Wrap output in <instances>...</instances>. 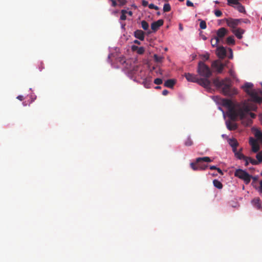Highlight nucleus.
<instances>
[{"instance_id":"obj_1","label":"nucleus","mask_w":262,"mask_h":262,"mask_svg":"<svg viewBox=\"0 0 262 262\" xmlns=\"http://www.w3.org/2000/svg\"><path fill=\"white\" fill-rule=\"evenodd\" d=\"M220 103L228 108V116L232 121H236L238 118L243 120L249 111H255L257 109L256 105L253 103L245 102L234 104L231 100L226 98L221 99Z\"/></svg>"},{"instance_id":"obj_2","label":"nucleus","mask_w":262,"mask_h":262,"mask_svg":"<svg viewBox=\"0 0 262 262\" xmlns=\"http://www.w3.org/2000/svg\"><path fill=\"white\" fill-rule=\"evenodd\" d=\"M214 85L225 96L232 97L238 93L237 90L232 87V81L229 78L220 80L217 77L212 80Z\"/></svg>"},{"instance_id":"obj_3","label":"nucleus","mask_w":262,"mask_h":262,"mask_svg":"<svg viewBox=\"0 0 262 262\" xmlns=\"http://www.w3.org/2000/svg\"><path fill=\"white\" fill-rule=\"evenodd\" d=\"M184 76L187 81L197 83L206 89H211V81L209 79H201L197 75L189 73H185Z\"/></svg>"},{"instance_id":"obj_4","label":"nucleus","mask_w":262,"mask_h":262,"mask_svg":"<svg viewBox=\"0 0 262 262\" xmlns=\"http://www.w3.org/2000/svg\"><path fill=\"white\" fill-rule=\"evenodd\" d=\"M197 72L200 76L203 77L200 78L201 79H208L212 75V71L209 67L203 61H200L198 63Z\"/></svg>"},{"instance_id":"obj_5","label":"nucleus","mask_w":262,"mask_h":262,"mask_svg":"<svg viewBox=\"0 0 262 262\" xmlns=\"http://www.w3.org/2000/svg\"><path fill=\"white\" fill-rule=\"evenodd\" d=\"M234 176L243 180L247 184L250 183L252 176L242 169H237L234 172Z\"/></svg>"},{"instance_id":"obj_6","label":"nucleus","mask_w":262,"mask_h":262,"mask_svg":"<svg viewBox=\"0 0 262 262\" xmlns=\"http://www.w3.org/2000/svg\"><path fill=\"white\" fill-rule=\"evenodd\" d=\"M262 92L259 90H253L250 93L248 92V95L251 97V101L256 103H261L262 102V97L260 96Z\"/></svg>"},{"instance_id":"obj_7","label":"nucleus","mask_w":262,"mask_h":262,"mask_svg":"<svg viewBox=\"0 0 262 262\" xmlns=\"http://www.w3.org/2000/svg\"><path fill=\"white\" fill-rule=\"evenodd\" d=\"M226 21L227 25L229 27L233 28V29H236V27L241 24V20L232 18L226 19Z\"/></svg>"},{"instance_id":"obj_8","label":"nucleus","mask_w":262,"mask_h":262,"mask_svg":"<svg viewBox=\"0 0 262 262\" xmlns=\"http://www.w3.org/2000/svg\"><path fill=\"white\" fill-rule=\"evenodd\" d=\"M164 21L163 19H159L156 21L153 22L151 25V28L153 31H157L159 28L163 25Z\"/></svg>"},{"instance_id":"obj_9","label":"nucleus","mask_w":262,"mask_h":262,"mask_svg":"<svg viewBox=\"0 0 262 262\" xmlns=\"http://www.w3.org/2000/svg\"><path fill=\"white\" fill-rule=\"evenodd\" d=\"M212 66L216 69L218 73H221L224 68L225 65L223 63H219L215 61L212 63Z\"/></svg>"},{"instance_id":"obj_10","label":"nucleus","mask_w":262,"mask_h":262,"mask_svg":"<svg viewBox=\"0 0 262 262\" xmlns=\"http://www.w3.org/2000/svg\"><path fill=\"white\" fill-rule=\"evenodd\" d=\"M216 54L219 58L222 59L224 58L226 56V50L225 48L223 47H218L217 48Z\"/></svg>"},{"instance_id":"obj_11","label":"nucleus","mask_w":262,"mask_h":262,"mask_svg":"<svg viewBox=\"0 0 262 262\" xmlns=\"http://www.w3.org/2000/svg\"><path fill=\"white\" fill-rule=\"evenodd\" d=\"M227 30L225 28H220L216 32L217 36L215 37H218L219 39L223 38L227 33Z\"/></svg>"},{"instance_id":"obj_12","label":"nucleus","mask_w":262,"mask_h":262,"mask_svg":"<svg viewBox=\"0 0 262 262\" xmlns=\"http://www.w3.org/2000/svg\"><path fill=\"white\" fill-rule=\"evenodd\" d=\"M232 32L237 38L241 39L243 37L242 35L245 32V30L241 28H236L232 30Z\"/></svg>"},{"instance_id":"obj_13","label":"nucleus","mask_w":262,"mask_h":262,"mask_svg":"<svg viewBox=\"0 0 262 262\" xmlns=\"http://www.w3.org/2000/svg\"><path fill=\"white\" fill-rule=\"evenodd\" d=\"M134 36L136 38L139 39L140 40H143L144 39V32L141 30H137L134 32Z\"/></svg>"},{"instance_id":"obj_14","label":"nucleus","mask_w":262,"mask_h":262,"mask_svg":"<svg viewBox=\"0 0 262 262\" xmlns=\"http://www.w3.org/2000/svg\"><path fill=\"white\" fill-rule=\"evenodd\" d=\"M226 124L227 128L230 130H234L237 128V124L230 121H227Z\"/></svg>"},{"instance_id":"obj_15","label":"nucleus","mask_w":262,"mask_h":262,"mask_svg":"<svg viewBox=\"0 0 262 262\" xmlns=\"http://www.w3.org/2000/svg\"><path fill=\"white\" fill-rule=\"evenodd\" d=\"M253 86V84L250 82H246L244 86H242V88L244 90L245 92L248 94V92H250L253 90L252 88Z\"/></svg>"},{"instance_id":"obj_16","label":"nucleus","mask_w":262,"mask_h":262,"mask_svg":"<svg viewBox=\"0 0 262 262\" xmlns=\"http://www.w3.org/2000/svg\"><path fill=\"white\" fill-rule=\"evenodd\" d=\"M176 81L174 79H168L164 82V86L169 88H172L173 86L174 85Z\"/></svg>"},{"instance_id":"obj_17","label":"nucleus","mask_w":262,"mask_h":262,"mask_svg":"<svg viewBox=\"0 0 262 262\" xmlns=\"http://www.w3.org/2000/svg\"><path fill=\"white\" fill-rule=\"evenodd\" d=\"M252 203L253 206L257 209H259L261 208L260 200L259 198L254 199L252 200Z\"/></svg>"},{"instance_id":"obj_18","label":"nucleus","mask_w":262,"mask_h":262,"mask_svg":"<svg viewBox=\"0 0 262 262\" xmlns=\"http://www.w3.org/2000/svg\"><path fill=\"white\" fill-rule=\"evenodd\" d=\"M212 161L209 157H204L202 158H198L196 159V163H199L201 162H211Z\"/></svg>"},{"instance_id":"obj_19","label":"nucleus","mask_w":262,"mask_h":262,"mask_svg":"<svg viewBox=\"0 0 262 262\" xmlns=\"http://www.w3.org/2000/svg\"><path fill=\"white\" fill-rule=\"evenodd\" d=\"M229 144L231 145V146L233 148V151L235 152V151H236V147L238 145L237 141L234 139H230L229 141Z\"/></svg>"},{"instance_id":"obj_20","label":"nucleus","mask_w":262,"mask_h":262,"mask_svg":"<svg viewBox=\"0 0 262 262\" xmlns=\"http://www.w3.org/2000/svg\"><path fill=\"white\" fill-rule=\"evenodd\" d=\"M213 184L214 187L219 189H221L223 188L222 183L217 180H214L213 181Z\"/></svg>"},{"instance_id":"obj_21","label":"nucleus","mask_w":262,"mask_h":262,"mask_svg":"<svg viewBox=\"0 0 262 262\" xmlns=\"http://www.w3.org/2000/svg\"><path fill=\"white\" fill-rule=\"evenodd\" d=\"M236 6L234 8L237 9L241 13H245V9L244 7L239 3L236 5Z\"/></svg>"},{"instance_id":"obj_22","label":"nucleus","mask_w":262,"mask_h":262,"mask_svg":"<svg viewBox=\"0 0 262 262\" xmlns=\"http://www.w3.org/2000/svg\"><path fill=\"white\" fill-rule=\"evenodd\" d=\"M235 155L237 158L239 160H243L247 159V157L244 156L242 152L240 151H235Z\"/></svg>"},{"instance_id":"obj_23","label":"nucleus","mask_w":262,"mask_h":262,"mask_svg":"<svg viewBox=\"0 0 262 262\" xmlns=\"http://www.w3.org/2000/svg\"><path fill=\"white\" fill-rule=\"evenodd\" d=\"M219 39L218 37H215L214 38H212L210 40V42L211 44V46L213 47H215L217 46V43L219 42Z\"/></svg>"},{"instance_id":"obj_24","label":"nucleus","mask_w":262,"mask_h":262,"mask_svg":"<svg viewBox=\"0 0 262 262\" xmlns=\"http://www.w3.org/2000/svg\"><path fill=\"white\" fill-rule=\"evenodd\" d=\"M226 42L228 45H234L235 40L233 36H229L227 38Z\"/></svg>"},{"instance_id":"obj_25","label":"nucleus","mask_w":262,"mask_h":262,"mask_svg":"<svg viewBox=\"0 0 262 262\" xmlns=\"http://www.w3.org/2000/svg\"><path fill=\"white\" fill-rule=\"evenodd\" d=\"M121 15L120 16V19L125 20L126 19V14H127V11L126 10H122L121 11Z\"/></svg>"},{"instance_id":"obj_26","label":"nucleus","mask_w":262,"mask_h":262,"mask_svg":"<svg viewBox=\"0 0 262 262\" xmlns=\"http://www.w3.org/2000/svg\"><path fill=\"white\" fill-rule=\"evenodd\" d=\"M171 10V7L169 4L166 3L163 6V11L164 12H167L170 11Z\"/></svg>"},{"instance_id":"obj_27","label":"nucleus","mask_w":262,"mask_h":262,"mask_svg":"<svg viewBox=\"0 0 262 262\" xmlns=\"http://www.w3.org/2000/svg\"><path fill=\"white\" fill-rule=\"evenodd\" d=\"M141 26H142V28L144 30H147L148 29L149 25L146 21L142 20L141 21Z\"/></svg>"},{"instance_id":"obj_28","label":"nucleus","mask_w":262,"mask_h":262,"mask_svg":"<svg viewBox=\"0 0 262 262\" xmlns=\"http://www.w3.org/2000/svg\"><path fill=\"white\" fill-rule=\"evenodd\" d=\"M256 158L257 159V161L258 162V163H261L262 162V151L259 152L256 156Z\"/></svg>"},{"instance_id":"obj_29","label":"nucleus","mask_w":262,"mask_h":262,"mask_svg":"<svg viewBox=\"0 0 262 262\" xmlns=\"http://www.w3.org/2000/svg\"><path fill=\"white\" fill-rule=\"evenodd\" d=\"M154 58L155 61L157 62H161L163 58L162 56H159L157 54H155L154 56Z\"/></svg>"},{"instance_id":"obj_30","label":"nucleus","mask_w":262,"mask_h":262,"mask_svg":"<svg viewBox=\"0 0 262 262\" xmlns=\"http://www.w3.org/2000/svg\"><path fill=\"white\" fill-rule=\"evenodd\" d=\"M252 150L254 152H257L259 149V146L258 144L257 143L256 144L251 145Z\"/></svg>"},{"instance_id":"obj_31","label":"nucleus","mask_w":262,"mask_h":262,"mask_svg":"<svg viewBox=\"0 0 262 262\" xmlns=\"http://www.w3.org/2000/svg\"><path fill=\"white\" fill-rule=\"evenodd\" d=\"M198 164L197 163H191L190 167L193 170H199V164L196 165Z\"/></svg>"},{"instance_id":"obj_32","label":"nucleus","mask_w":262,"mask_h":262,"mask_svg":"<svg viewBox=\"0 0 262 262\" xmlns=\"http://www.w3.org/2000/svg\"><path fill=\"white\" fill-rule=\"evenodd\" d=\"M255 137L262 142V133L260 131H257L255 134Z\"/></svg>"},{"instance_id":"obj_33","label":"nucleus","mask_w":262,"mask_h":262,"mask_svg":"<svg viewBox=\"0 0 262 262\" xmlns=\"http://www.w3.org/2000/svg\"><path fill=\"white\" fill-rule=\"evenodd\" d=\"M200 27L202 29H205L207 27L206 23L205 20H200Z\"/></svg>"},{"instance_id":"obj_34","label":"nucleus","mask_w":262,"mask_h":262,"mask_svg":"<svg viewBox=\"0 0 262 262\" xmlns=\"http://www.w3.org/2000/svg\"><path fill=\"white\" fill-rule=\"evenodd\" d=\"M193 142L190 137H188L185 142V145L187 146L192 145Z\"/></svg>"},{"instance_id":"obj_35","label":"nucleus","mask_w":262,"mask_h":262,"mask_svg":"<svg viewBox=\"0 0 262 262\" xmlns=\"http://www.w3.org/2000/svg\"><path fill=\"white\" fill-rule=\"evenodd\" d=\"M229 73L230 76L233 79H236L235 73V72L233 70H232V69H230L229 70Z\"/></svg>"},{"instance_id":"obj_36","label":"nucleus","mask_w":262,"mask_h":262,"mask_svg":"<svg viewBox=\"0 0 262 262\" xmlns=\"http://www.w3.org/2000/svg\"><path fill=\"white\" fill-rule=\"evenodd\" d=\"M228 4L231 6L232 4L236 5L239 3L238 0H227Z\"/></svg>"},{"instance_id":"obj_37","label":"nucleus","mask_w":262,"mask_h":262,"mask_svg":"<svg viewBox=\"0 0 262 262\" xmlns=\"http://www.w3.org/2000/svg\"><path fill=\"white\" fill-rule=\"evenodd\" d=\"M249 162L253 165H258L259 164L257 160H255L251 158V157H249Z\"/></svg>"},{"instance_id":"obj_38","label":"nucleus","mask_w":262,"mask_h":262,"mask_svg":"<svg viewBox=\"0 0 262 262\" xmlns=\"http://www.w3.org/2000/svg\"><path fill=\"white\" fill-rule=\"evenodd\" d=\"M150 82H151V80H147V79H145V80H144L143 81V84L144 85V86L146 88H149V85H150Z\"/></svg>"},{"instance_id":"obj_39","label":"nucleus","mask_w":262,"mask_h":262,"mask_svg":"<svg viewBox=\"0 0 262 262\" xmlns=\"http://www.w3.org/2000/svg\"><path fill=\"white\" fill-rule=\"evenodd\" d=\"M163 82V81L162 80V79L161 78H156L155 80H154V83L156 84H157V85H159V84H162Z\"/></svg>"},{"instance_id":"obj_40","label":"nucleus","mask_w":262,"mask_h":262,"mask_svg":"<svg viewBox=\"0 0 262 262\" xmlns=\"http://www.w3.org/2000/svg\"><path fill=\"white\" fill-rule=\"evenodd\" d=\"M145 51L144 48L142 47H139L137 50V53L139 54H142Z\"/></svg>"},{"instance_id":"obj_41","label":"nucleus","mask_w":262,"mask_h":262,"mask_svg":"<svg viewBox=\"0 0 262 262\" xmlns=\"http://www.w3.org/2000/svg\"><path fill=\"white\" fill-rule=\"evenodd\" d=\"M249 143L251 145H254V144H257V142L253 138L251 137L250 138V139H249Z\"/></svg>"},{"instance_id":"obj_42","label":"nucleus","mask_w":262,"mask_h":262,"mask_svg":"<svg viewBox=\"0 0 262 262\" xmlns=\"http://www.w3.org/2000/svg\"><path fill=\"white\" fill-rule=\"evenodd\" d=\"M214 14L216 17H220L222 15V12L219 10H216L214 11Z\"/></svg>"},{"instance_id":"obj_43","label":"nucleus","mask_w":262,"mask_h":262,"mask_svg":"<svg viewBox=\"0 0 262 262\" xmlns=\"http://www.w3.org/2000/svg\"><path fill=\"white\" fill-rule=\"evenodd\" d=\"M148 7L149 9H154L155 10H158L159 7L156 5H155L154 4H150L148 5Z\"/></svg>"},{"instance_id":"obj_44","label":"nucleus","mask_w":262,"mask_h":262,"mask_svg":"<svg viewBox=\"0 0 262 262\" xmlns=\"http://www.w3.org/2000/svg\"><path fill=\"white\" fill-rule=\"evenodd\" d=\"M119 3V6H122L125 5L127 3L126 0H118Z\"/></svg>"},{"instance_id":"obj_45","label":"nucleus","mask_w":262,"mask_h":262,"mask_svg":"<svg viewBox=\"0 0 262 262\" xmlns=\"http://www.w3.org/2000/svg\"><path fill=\"white\" fill-rule=\"evenodd\" d=\"M248 115H250V117L252 118H254L256 116L255 114L253 113H250V111L246 115V116L245 118H244L243 119L246 118Z\"/></svg>"},{"instance_id":"obj_46","label":"nucleus","mask_w":262,"mask_h":262,"mask_svg":"<svg viewBox=\"0 0 262 262\" xmlns=\"http://www.w3.org/2000/svg\"><path fill=\"white\" fill-rule=\"evenodd\" d=\"M207 167V165H201L200 164H199V170H204L206 169Z\"/></svg>"},{"instance_id":"obj_47","label":"nucleus","mask_w":262,"mask_h":262,"mask_svg":"<svg viewBox=\"0 0 262 262\" xmlns=\"http://www.w3.org/2000/svg\"><path fill=\"white\" fill-rule=\"evenodd\" d=\"M239 19L241 20V23H245V24H250V21L248 19H242V18H241V19Z\"/></svg>"},{"instance_id":"obj_48","label":"nucleus","mask_w":262,"mask_h":262,"mask_svg":"<svg viewBox=\"0 0 262 262\" xmlns=\"http://www.w3.org/2000/svg\"><path fill=\"white\" fill-rule=\"evenodd\" d=\"M202 56L204 59H205L206 60H208L209 59V54L208 53L204 54Z\"/></svg>"},{"instance_id":"obj_49","label":"nucleus","mask_w":262,"mask_h":262,"mask_svg":"<svg viewBox=\"0 0 262 262\" xmlns=\"http://www.w3.org/2000/svg\"><path fill=\"white\" fill-rule=\"evenodd\" d=\"M186 5L188 7H193V4L191 1H190L189 0H187L186 1Z\"/></svg>"},{"instance_id":"obj_50","label":"nucleus","mask_w":262,"mask_h":262,"mask_svg":"<svg viewBox=\"0 0 262 262\" xmlns=\"http://www.w3.org/2000/svg\"><path fill=\"white\" fill-rule=\"evenodd\" d=\"M148 3L147 1H146L145 0H143L142 1V5L143 6L146 7V6H147L148 5Z\"/></svg>"},{"instance_id":"obj_51","label":"nucleus","mask_w":262,"mask_h":262,"mask_svg":"<svg viewBox=\"0 0 262 262\" xmlns=\"http://www.w3.org/2000/svg\"><path fill=\"white\" fill-rule=\"evenodd\" d=\"M243 160L245 161V166H247L249 164V162H250L249 160V157H247V159H243Z\"/></svg>"},{"instance_id":"obj_52","label":"nucleus","mask_w":262,"mask_h":262,"mask_svg":"<svg viewBox=\"0 0 262 262\" xmlns=\"http://www.w3.org/2000/svg\"><path fill=\"white\" fill-rule=\"evenodd\" d=\"M168 91L167 90H164L162 92V94L164 95V96H166L168 94Z\"/></svg>"},{"instance_id":"obj_53","label":"nucleus","mask_w":262,"mask_h":262,"mask_svg":"<svg viewBox=\"0 0 262 262\" xmlns=\"http://www.w3.org/2000/svg\"><path fill=\"white\" fill-rule=\"evenodd\" d=\"M17 99H18V100H19L20 101H22L24 99V97L23 96L19 95L17 97Z\"/></svg>"},{"instance_id":"obj_54","label":"nucleus","mask_w":262,"mask_h":262,"mask_svg":"<svg viewBox=\"0 0 262 262\" xmlns=\"http://www.w3.org/2000/svg\"><path fill=\"white\" fill-rule=\"evenodd\" d=\"M260 187H259V191L260 193H262V181L261 180L259 182Z\"/></svg>"},{"instance_id":"obj_55","label":"nucleus","mask_w":262,"mask_h":262,"mask_svg":"<svg viewBox=\"0 0 262 262\" xmlns=\"http://www.w3.org/2000/svg\"><path fill=\"white\" fill-rule=\"evenodd\" d=\"M216 170L219 172V173H220L221 174H222V175L223 174V172L222 170L220 168H217Z\"/></svg>"},{"instance_id":"obj_56","label":"nucleus","mask_w":262,"mask_h":262,"mask_svg":"<svg viewBox=\"0 0 262 262\" xmlns=\"http://www.w3.org/2000/svg\"><path fill=\"white\" fill-rule=\"evenodd\" d=\"M217 167L215 166H210V169L211 170L216 169V170Z\"/></svg>"},{"instance_id":"obj_57","label":"nucleus","mask_w":262,"mask_h":262,"mask_svg":"<svg viewBox=\"0 0 262 262\" xmlns=\"http://www.w3.org/2000/svg\"><path fill=\"white\" fill-rule=\"evenodd\" d=\"M127 14H128L129 16H131L133 15V12L131 11H127Z\"/></svg>"},{"instance_id":"obj_58","label":"nucleus","mask_w":262,"mask_h":262,"mask_svg":"<svg viewBox=\"0 0 262 262\" xmlns=\"http://www.w3.org/2000/svg\"><path fill=\"white\" fill-rule=\"evenodd\" d=\"M134 42L136 44H137V45H140V42L138 40H134Z\"/></svg>"},{"instance_id":"obj_59","label":"nucleus","mask_w":262,"mask_h":262,"mask_svg":"<svg viewBox=\"0 0 262 262\" xmlns=\"http://www.w3.org/2000/svg\"><path fill=\"white\" fill-rule=\"evenodd\" d=\"M179 29L180 30H183V27H182V25L181 24L179 25Z\"/></svg>"},{"instance_id":"obj_60","label":"nucleus","mask_w":262,"mask_h":262,"mask_svg":"<svg viewBox=\"0 0 262 262\" xmlns=\"http://www.w3.org/2000/svg\"><path fill=\"white\" fill-rule=\"evenodd\" d=\"M155 89H161V86H157L155 87Z\"/></svg>"},{"instance_id":"obj_61","label":"nucleus","mask_w":262,"mask_h":262,"mask_svg":"<svg viewBox=\"0 0 262 262\" xmlns=\"http://www.w3.org/2000/svg\"><path fill=\"white\" fill-rule=\"evenodd\" d=\"M137 69H138V67H134V71H137Z\"/></svg>"},{"instance_id":"obj_62","label":"nucleus","mask_w":262,"mask_h":262,"mask_svg":"<svg viewBox=\"0 0 262 262\" xmlns=\"http://www.w3.org/2000/svg\"><path fill=\"white\" fill-rule=\"evenodd\" d=\"M203 39L204 40H206V39H207V37H205V36H203Z\"/></svg>"},{"instance_id":"obj_63","label":"nucleus","mask_w":262,"mask_h":262,"mask_svg":"<svg viewBox=\"0 0 262 262\" xmlns=\"http://www.w3.org/2000/svg\"><path fill=\"white\" fill-rule=\"evenodd\" d=\"M157 15H160V12H157Z\"/></svg>"},{"instance_id":"obj_64","label":"nucleus","mask_w":262,"mask_h":262,"mask_svg":"<svg viewBox=\"0 0 262 262\" xmlns=\"http://www.w3.org/2000/svg\"><path fill=\"white\" fill-rule=\"evenodd\" d=\"M229 51H230V52L232 53V50L231 49H229Z\"/></svg>"}]
</instances>
